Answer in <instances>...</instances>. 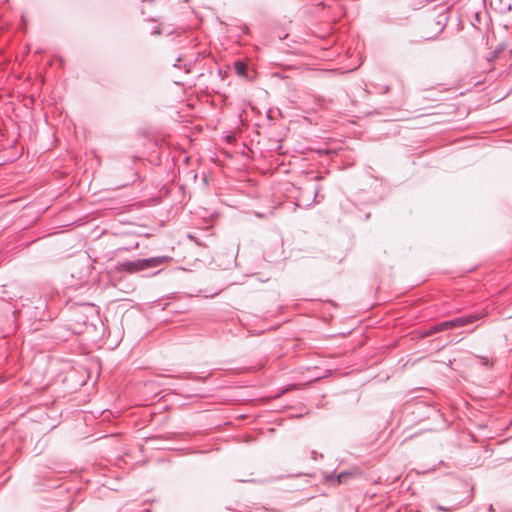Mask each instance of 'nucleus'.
<instances>
[{"label":"nucleus","instance_id":"obj_1","mask_svg":"<svg viewBox=\"0 0 512 512\" xmlns=\"http://www.w3.org/2000/svg\"><path fill=\"white\" fill-rule=\"evenodd\" d=\"M172 261V257L162 255L150 258L135 259L124 262H117L114 265L115 271L119 273L134 274L141 271L157 268Z\"/></svg>","mask_w":512,"mask_h":512},{"label":"nucleus","instance_id":"obj_2","mask_svg":"<svg viewBox=\"0 0 512 512\" xmlns=\"http://www.w3.org/2000/svg\"><path fill=\"white\" fill-rule=\"evenodd\" d=\"M486 314L482 312L470 313L455 318L456 326L462 327L482 319Z\"/></svg>","mask_w":512,"mask_h":512},{"label":"nucleus","instance_id":"obj_3","mask_svg":"<svg viewBox=\"0 0 512 512\" xmlns=\"http://www.w3.org/2000/svg\"><path fill=\"white\" fill-rule=\"evenodd\" d=\"M448 10H449V8H445L442 12H440L437 15V17L435 19V24L437 26L438 33H441L445 29V27L449 21Z\"/></svg>","mask_w":512,"mask_h":512},{"label":"nucleus","instance_id":"obj_4","mask_svg":"<svg viewBox=\"0 0 512 512\" xmlns=\"http://www.w3.org/2000/svg\"><path fill=\"white\" fill-rule=\"evenodd\" d=\"M403 5L411 11L420 10L425 7L431 0H401Z\"/></svg>","mask_w":512,"mask_h":512},{"label":"nucleus","instance_id":"obj_5","mask_svg":"<svg viewBox=\"0 0 512 512\" xmlns=\"http://www.w3.org/2000/svg\"><path fill=\"white\" fill-rule=\"evenodd\" d=\"M234 69H235V72L237 73V75H239L241 77L247 76L248 67H247V64L244 63L243 61L238 60V61L234 62Z\"/></svg>","mask_w":512,"mask_h":512},{"label":"nucleus","instance_id":"obj_6","mask_svg":"<svg viewBox=\"0 0 512 512\" xmlns=\"http://www.w3.org/2000/svg\"><path fill=\"white\" fill-rule=\"evenodd\" d=\"M352 474L348 471H342L340 472L336 477L330 476L332 480H334L335 483L340 484L342 482H345L347 478H349ZM329 479V477H327Z\"/></svg>","mask_w":512,"mask_h":512},{"label":"nucleus","instance_id":"obj_7","mask_svg":"<svg viewBox=\"0 0 512 512\" xmlns=\"http://www.w3.org/2000/svg\"><path fill=\"white\" fill-rule=\"evenodd\" d=\"M443 330L456 328L455 318L441 322Z\"/></svg>","mask_w":512,"mask_h":512},{"label":"nucleus","instance_id":"obj_8","mask_svg":"<svg viewBox=\"0 0 512 512\" xmlns=\"http://www.w3.org/2000/svg\"><path fill=\"white\" fill-rule=\"evenodd\" d=\"M429 329H430V332H431L432 335L436 334L438 332L444 331L443 328H442V323L441 322L431 325L429 327Z\"/></svg>","mask_w":512,"mask_h":512},{"label":"nucleus","instance_id":"obj_9","mask_svg":"<svg viewBox=\"0 0 512 512\" xmlns=\"http://www.w3.org/2000/svg\"><path fill=\"white\" fill-rule=\"evenodd\" d=\"M432 506L437 510V511H452L453 508L452 507H444V506H441V505H438V504H432Z\"/></svg>","mask_w":512,"mask_h":512},{"label":"nucleus","instance_id":"obj_10","mask_svg":"<svg viewBox=\"0 0 512 512\" xmlns=\"http://www.w3.org/2000/svg\"><path fill=\"white\" fill-rule=\"evenodd\" d=\"M478 358L482 361V365H484L486 367H490L492 365V363L490 362V360L487 357L478 356Z\"/></svg>","mask_w":512,"mask_h":512},{"label":"nucleus","instance_id":"obj_11","mask_svg":"<svg viewBox=\"0 0 512 512\" xmlns=\"http://www.w3.org/2000/svg\"><path fill=\"white\" fill-rule=\"evenodd\" d=\"M431 332H430V329L429 328H426V329H423L420 331V337H428V336H431Z\"/></svg>","mask_w":512,"mask_h":512},{"label":"nucleus","instance_id":"obj_12","mask_svg":"<svg viewBox=\"0 0 512 512\" xmlns=\"http://www.w3.org/2000/svg\"><path fill=\"white\" fill-rule=\"evenodd\" d=\"M241 32H242V34H244V35H248V34L250 33L249 27H248L247 25H243V26L241 27Z\"/></svg>","mask_w":512,"mask_h":512},{"label":"nucleus","instance_id":"obj_13","mask_svg":"<svg viewBox=\"0 0 512 512\" xmlns=\"http://www.w3.org/2000/svg\"><path fill=\"white\" fill-rule=\"evenodd\" d=\"M389 90H390V86L389 85H383V86H381L380 92L381 93H388Z\"/></svg>","mask_w":512,"mask_h":512},{"label":"nucleus","instance_id":"obj_14","mask_svg":"<svg viewBox=\"0 0 512 512\" xmlns=\"http://www.w3.org/2000/svg\"><path fill=\"white\" fill-rule=\"evenodd\" d=\"M318 192H319V186H316L313 190V201L316 202V197L318 195Z\"/></svg>","mask_w":512,"mask_h":512},{"label":"nucleus","instance_id":"obj_15","mask_svg":"<svg viewBox=\"0 0 512 512\" xmlns=\"http://www.w3.org/2000/svg\"><path fill=\"white\" fill-rule=\"evenodd\" d=\"M182 61V57H178L175 61V63L173 64L174 67H179V63Z\"/></svg>","mask_w":512,"mask_h":512},{"label":"nucleus","instance_id":"obj_16","mask_svg":"<svg viewBox=\"0 0 512 512\" xmlns=\"http://www.w3.org/2000/svg\"><path fill=\"white\" fill-rule=\"evenodd\" d=\"M153 34H157V35L161 34V29L160 28L154 29Z\"/></svg>","mask_w":512,"mask_h":512},{"label":"nucleus","instance_id":"obj_17","mask_svg":"<svg viewBox=\"0 0 512 512\" xmlns=\"http://www.w3.org/2000/svg\"><path fill=\"white\" fill-rule=\"evenodd\" d=\"M488 511L489 512H494V507L492 504L489 505V508H488Z\"/></svg>","mask_w":512,"mask_h":512},{"label":"nucleus","instance_id":"obj_18","mask_svg":"<svg viewBox=\"0 0 512 512\" xmlns=\"http://www.w3.org/2000/svg\"><path fill=\"white\" fill-rule=\"evenodd\" d=\"M142 2L153 3V2H154V0H142Z\"/></svg>","mask_w":512,"mask_h":512},{"label":"nucleus","instance_id":"obj_19","mask_svg":"<svg viewBox=\"0 0 512 512\" xmlns=\"http://www.w3.org/2000/svg\"><path fill=\"white\" fill-rule=\"evenodd\" d=\"M503 512H512V511H503Z\"/></svg>","mask_w":512,"mask_h":512},{"label":"nucleus","instance_id":"obj_20","mask_svg":"<svg viewBox=\"0 0 512 512\" xmlns=\"http://www.w3.org/2000/svg\"><path fill=\"white\" fill-rule=\"evenodd\" d=\"M65 512H68V510H66Z\"/></svg>","mask_w":512,"mask_h":512}]
</instances>
